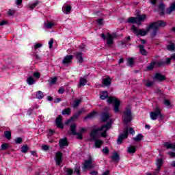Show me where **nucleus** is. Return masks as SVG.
Returning a JSON list of instances; mask_svg holds the SVG:
<instances>
[{"mask_svg": "<svg viewBox=\"0 0 175 175\" xmlns=\"http://www.w3.org/2000/svg\"><path fill=\"white\" fill-rule=\"evenodd\" d=\"M5 137L8 139V140H10L12 139V132L10 131H7L4 132Z\"/></svg>", "mask_w": 175, "mask_h": 175, "instance_id": "obj_35", "label": "nucleus"}, {"mask_svg": "<svg viewBox=\"0 0 175 175\" xmlns=\"http://www.w3.org/2000/svg\"><path fill=\"white\" fill-rule=\"evenodd\" d=\"M97 113L96 111H93L92 113H90V114H88L87 116L85 117V120H88V118L92 119L94 118V117H96Z\"/></svg>", "mask_w": 175, "mask_h": 175, "instance_id": "obj_31", "label": "nucleus"}, {"mask_svg": "<svg viewBox=\"0 0 175 175\" xmlns=\"http://www.w3.org/2000/svg\"><path fill=\"white\" fill-rule=\"evenodd\" d=\"M65 8V12L66 14H69L70 10H72V7L70 5H66Z\"/></svg>", "mask_w": 175, "mask_h": 175, "instance_id": "obj_42", "label": "nucleus"}, {"mask_svg": "<svg viewBox=\"0 0 175 175\" xmlns=\"http://www.w3.org/2000/svg\"><path fill=\"white\" fill-rule=\"evenodd\" d=\"M167 50L170 51H174L175 50V44L173 42H170V44L167 46Z\"/></svg>", "mask_w": 175, "mask_h": 175, "instance_id": "obj_29", "label": "nucleus"}, {"mask_svg": "<svg viewBox=\"0 0 175 175\" xmlns=\"http://www.w3.org/2000/svg\"><path fill=\"white\" fill-rule=\"evenodd\" d=\"M128 152L130 154H134V152H136V147L135 146H129L128 147Z\"/></svg>", "mask_w": 175, "mask_h": 175, "instance_id": "obj_36", "label": "nucleus"}, {"mask_svg": "<svg viewBox=\"0 0 175 175\" xmlns=\"http://www.w3.org/2000/svg\"><path fill=\"white\" fill-rule=\"evenodd\" d=\"M72 59H73V55H66V57H64L62 61V64H64V65H67V64H70Z\"/></svg>", "mask_w": 175, "mask_h": 175, "instance_id": "obj_12", "label": "nucleus"}, {"mask_svg": "<svg viewBox=\"0 0 175 175\" xmlns=\"http://www.w3.org/2000/svg\"><path fill=\"white\" fill-rule=\"evenodd\" d=\"M134 61H133V57H130L128 61H127V65L129 66H133Z\"/></svg>", "mask_w": 175, "mask_h": 175, "instance_id": "obj_41", "label": "nucleus"}, {"mask_svg": "<svg viewBox=\"0 0 175 175\" xmlns=\"http://www.w3.org/2000/svg\"><path fill=\"white\" fill-rule=\"evenodd\" d=\"M155 65L158 66V62H151L150 64V65L147 66V70H152V69H154V66H155Z\"/></svg>", "mask_w": 175, "mask_h": 175, "instance_id": "obj_32", "label": "nucleus"}, {"mask_svg": "<svg viewBox=\"0 0 175 175\" xmlns=\"http://www.w3.org/2000/svg\"><path fill=\"white\" fill-rule=\"evenodd\" d=\"M75 58L79 64H83L84 62V58L83 57V53L81 52L75 53Z\"/></svg>", "mask_w": 175, "mask_h": 175, "instance_id": "obj_13", "label": "nucleus"}, {"mask_svg": "<svg viewBox=\"0 0 175 175\" xmlns=\"http://www.w3.org/2000/svg\"><path fill=\"white\" fill-rule=\"evenodd\" d=\"M55 124L57 128L64 129V124H62V116L59 115L55 120Z\"/></svg>", "mask_w": 175, "mask_h": 175, "instance_id": "obj_11", "label": "nucleus"}, {"mask_svg": "<svg viewBox=\"0 0 175 175\" xmlns=\"http://www.w3.org/2000/svg\"><path fill=\"white\" fill-rule=\"evenodd\" d=\"M110 114L109 112H104L101 115V120L103 122H106L107 121V124L103 125L101 128H97L93 129L90 133V140H96L98 137H107V135H106L107 131L111 128V118H110Z\"/></svg>", "mask_w": 175, "mask_h": 175, "instance_id": "obj_1", "label": "nucleus"}, {"mask_svg": "<svg viewBox=\"0 0 175 175\" xmlns=\"http://www.w3.org/2000/svg\"><path fill=\"white\" fill-rule=\"evenodd\" d=\"M127 23H129L130 24H137V17H129L128 18Z\"/></svg>", "mask_w": 175, "mask_h": 175, "instance_id": "obj_25", "label": "nucleus"}, {"mask_svg": "<svg viewBox=\"0 0 175 175\" xmlns=\"http://www.w3.org/2000/svg\"><path fill=\"white\" fill-rule=\"evenodd\" d=\"M79 117H80V115L78 113L75 114L71 118L70 120H68L67 122H65L66 125H68V124H70L71 121H73L75 120H77V118H79Z\"/></svg>", "mask_w": 175, "mask_h": 175, "instance_id": "obj_26", "label": "nucleus"}, {"mask_svg": "<svg viewBox=\"0 0 175 175\" xmlns=\"http://www.w3.org/2000/svg\"><path fill=\"white\" fill-rule=\"evenodd\" d=\"M122 118L124 124H128L132 121V112L129 108L126 109L123 113Z\"/></svg>", "mask_w": 175, "mask_h": 175, "instance_id": "obj_5", "label": "nucleus"}, {"mask_svg": "<svg viewBox=\"0 0 175 175\" xmlns=\"http://www.w3.org/2000/svg\"><path fill=\"white\" fill-rule=\"evenodd\" d=\"M136 17H137V21L138 23V25H140L142 22L146 20V18H147V15L146 14H142V15L137 14Z\"/></svg>", "mask_w": 175, "mask_h": 175, "instance_id": "obj_14", "label": "nucleus"}, {"mask_svg": "<svg viewBox=\"0 0 175 175\" xmlns=\"http://www.w3.org/2000/svg\"><path fill=\"white\" fill-rule=\"evenodd\" d=\"M103 152L107 155V154H109V148H107V147L104 148L103 149Z\"/></svg>", "mask_w": 175, "mask_h": 175, "instance_id": "obj_52", "label": "nucleus"}, {"mask_svg": "<svg viewBox=\"0 0 175 175\" xmlns=\"http://www.w3.org/2000/svg\"><path fill=\"white\" fill-rule=\"evenodd\" d=\"M54 25H55V24H54L53 23L47 22V23L45 24V28H48L49 29H51L52 27H53Z\"/></svg>", "mask_w": 175, "mask_h": 175, "instance_id": "obj_39", "label": "nucleus"}, {"mask_svg": "<svg viewBox=\"0 0 175 175\" xmlns=\"http://www.w3.org/2000/svg\"><path fill=\"white\" fill-rule=\"evenodd\" d=\"M103 144V141L100 139H94V145L96 148H100Z\"/></svg>", "mask_w": 175, "mask_h": 175, "instance_id": "obj_22", "label": "nucleus"}, {"mask_svg": "<svg viewBox=\"0 0 175 175\" xmlns=\"http://www.w3.org/2000/svg\"><path fill=\"white\" fill-rule=\"evenodd\" d=\"M75 173H76L77 175H80V167L76 166L74 170Z\"/></svg>", "mask_w": 175, "mask_h": 175, "instance_id": "obj_49", "label": "nucleus"}, {"mask_svg": "<svg viewBox=\"0 0 175 175\" xmlns=\"http://www.w3.org/2000/svg\"><path fill=\"white\" fill-rule=\"evenodd\" d=\"M59 146L60 148H64V147H66L69 146V143L68 142V138L64 137V138L60 139L59 141Z\"/></svg>", "mask_w": 175, "mask_h": 175, "instance_id": "obj_9", "label": "nucleus"}, {"mask_svg": "<svg viewBox=\"0 0 175 175\" xmlns=\"http://www.w3.org/2000/svg\"><path fill=\"white\" fill-rule=\"evenodd\" d=\"M16 13V10H9L8 12V16H14V14Z\"/></svg>", "mask_w": 175, "mask_h": 175, "instance_id": "obj_47", "label": "nucleus"}, {"mask_svg": "<svg viewBox=\"0 0 175 175\" xmlns=\"http://www.w3.org/2000/svg\"><path fill=\"white\" fill-rule=\"evenodd\" d=\"M143 137H144L143 135L138 134L135 137H133L132 139L134 142H142V140H143Z\"/></svg>", "mask_w": 175, "mask_h": 175, "instance_id": "obj_27", "label": "nucleus"}, {"mask_svg": "<svg viewBox=\"0 0 175 175\" xmlns=\"http://www.w3.org/2000/svg\"><path fill=\"white\" fill-rule=\"evenodd\" d=\"M38 5H39V1H36L35 3L29 5V8L30 10H33L34 8H36Z\"/></svg>", "mask_w": 175, "mask_h": 175, "instance_id": "obj_40", "label": "nucleus"}, {"mask_svg": "<svg viewBox=\"0 0 175 175\" xmlns=\"http://www.w3.org/2000/svg\"><path fill=\"white\" fill-rule=\"evenodd\" d=\"M94 167H95V165L92 163V157H90L88 160L85 161L83 167V170H90V169H92Z\"/></svg>", "mask_w": 175, "mask_h": 175, "instance_id": "obj_6", "label": "nucleus"}, {"mask_svg": "<svg viewBox=\"0 0 175 175\" xmlns=\"http://www.w3.org/2000/svg\"><path fill=\"white\" fill-rule=\"evenodd\" d=\"M77 139H79L80 140H81V139H83V135H81V133H77Z\"/></svg>", "mask_w": 175, "mask_h": 175, "instance_id": "obj_60", "label": "nucleus"}, {"mask_svg": "<svg viewBox=\"0 0 175 175\" xmlns=\"http://www.w3.org/2000/svg\"><path fill=\"white\" fill-rule=\"evenodd\" d=\"M83 113H85V109L84 108H82L79 111H78V114L80 116L81 114H83Z\"/></svg>", "mask_w": 175, "mask_h": 175, "instance_id": "obj_58", "label": "nucleus"}, {"mask_svg": "<svg viewBox=\"0 0 175 175\" xmlns=\"http://www.w3.org/2000/svg\"><path fill=\"white\" fill-rule=\"evenodd\" d=\"M42 148L44 151H48V150H49L50 147L47 145H42Z\"/></svg>", "mask_w": 175, "mask_h": 175, "instance_id": "obj_53", "label": "nucleus"}, {"mask_svg": "<svg viewBox=\"0 0 175 175\" xmlns=\"http://www.w3.org/2000/svg\"><path fill=\"white\" fill-rule=\"evenodd\" d=\"M103 85H110L111 84V79L110 77L105 78L103 79Z\"/></svg>", "mask_w": 175, "mask_h": 175, "instance_id": "obj_21", "label": "nucleus"}, {"mask_svg": "<svg viewBox=\"0 0 175 175\" xmlns=\"http://www.w3.org/2000/svg\"><path fill=\"white\" fill-rule=\"evenodd\" d=\"M156 165L157 166V171L159 172L161 167H162V165H163V160L162 159H157Z\"/></svg>", "mask_w": 175, "mask_h": 175, "instance_id": "obj_23", "label": "nucleus"}, {"mask_svg": "<svg viewBox=\"0 0 175 175\" xmlns=\"http://www.w3.org/2000/svg\"><path fill=\"white\" fill-rule=\"evenodd\" d=\"M109 174H110V171L107 170L105 172H103L102 175H109Z\"/></svg>", "mask_w": 175, "mask_h": 175, "instance_id": "obj_64", "label": "nucleus"}, {"mask_svg": "<svg viewBox=\"0 0 175 175\" xmlns=\"http://www.w3.org/2000/svg\"><path fill=\"white\" fill-rule=\"evenodd\" d=\"M159 27H166V22L163 21H158L154 22L149 25V26L146 29H137V27H135L133 25L131 27V29L137 36H146L148 32L150 31V36L152 38H155L157 36V33L158 32V29Z\"/></svg>", "mask_w": 175, "mask_h": 175, "instance_id": "obj_2", "label": "nucleus"}, {"mask_svg": "<svg viewBox=\"0 0 175 175\" xmlns=\"http://www.w3.org/2000/svg\"><path fill=\"white\" fill-rule=\"evenodd\" d=\"M100 98L103 100H105L107 98H109V92L106 91L101 92L100 94Z\"/></svg>", "mask_w": 175, "mask_h": 175, "instance_id": "obj_24", "label": "nucleus"}, {"mask_svg": "<svg viewBox=\"0 0 175 175\" xmlns=\"http://www.w3.org/2000/svg\"><path fill=\"white\" fill-rule=\"evenodd\" d=\"M145 85H146V87H152V82L148 81V82H147V83L145 84Z\"/></svg>", "mask_w": 175, "mask_h": 175, "instance_id": "obj_62", "label": "nucleus"}, {"mask_svg": "<svg viewBox=\"0 0 175 175\" xmlns=\"http://www.w3.org/2000/svg\"><path fill=\"white\" fill-rule=\"evenodd\" d=\"M164 147L167 148V150H175V142L172 144L170 142L164 143Z\"/></svg>", "mask_w": 175, "mask_h": 175, "instance_id": "obj_15", "label": "nucleus"}, {"mask_svg": "<svg viewBox=\"0 0 175 175\" xmlns=\"http://www.w3.org/2000/svg\"><path fill=\"white\" fill-rule=\"evenodd\" d=\"M27 83L29 85H32L35 83V79L32 77H29L27 79Z\"/></svg>", "mask_w": 175, "mask_h": 175, "instance_id": "obj_34", "label": "nucleus"}, {"mask_svg": "<svg viewBox=\"0 0 175 175\" xmlns=\"http://www.w3.org/2000/svg\"><path fill=\"white\" fill-rule=\"evenodd\" d=\"M28 151V146L24 145L21 147V152L23 153L27 152Z\"/></svg>", "mask_w": 175, "mask_h": 175, "instance_id": "obj_46", "label": "nucleus"}, {"mask_svg": "<svg viewBox=\"0 0 175 175\" xmlns=\"http://www.w3.org/2000/svg\"><path fill=\"white\" fill-rule=\"evenodd\" d=\"M159 9H160V10H161V15L165 14V12H163V9H165V5H163V3H161L159 5Z\"/></svg>", "mask_w": 175, "mask_h": 175, "instance_id": "obj_44", "label": "nucleus"}, {"mask_svg": "<svg viewBox=\"0 0 175 175\" xmlns=\"http://www.w3.org/2000/svg\"><path fill=\"white\" fill-rule=\"evenodd\" d=\"M101 38H103V39L104 40H107V44H109V46H110L111 44H113V36H111V34H110V33H107L106 36H105L103 33H102L100 35Z\"/></svg>", "mask_w": 175, "mask_h": 175, "instance_id": "obj_7", "label": "nucleus"}, {"mask_svg": "<svg viewBox=\"0 0 175 175\" xmlns=\"http://www.w3.org/2000/svg\"><path fill=\"white\" fill-rule=\"evenodd\" d=\"M70 108H66L62 111V114H63V116L66 114L67 116H70Z\"/></svg>", "mask_w": 175, "mask_h": 175, "instance_id": "obj_38", "label": "nucleus"}, {"mask_svg": "<svg viewBox=\"0 0 175 175\" xmlns=\"http://www.w3.org/2000/svg\"><path fill=\"white\" fill-rule=\"evenodd\" d=\"M163 103L167 108L172 106V104H170V101L169 100H164Z\"/></svg>", "mask_w": 175, "mask_h": 175, "instance_id": "obj_45", "label": "nucleus"}, {"mask_svg": "<svg viewBox=\"0 0 175 175\" xmlns=\"http://www.w3.org/2000/svg\"><path fill=\"white\" fill-rule=\"evenodd\" d=\"M54 131L52 129L49 130V133H48V136H53Z\"/></svg>", "mask_w": 175, "mask_h": 175, "instance_id": "obj_63", "label": "nucleus"}, {"mask_svg": "<svg viewBox=\"0 0 175 175\" xmlns=\"http://www.w3.org/2000/svg\"><path fill=\"white\" fill-rule=\"evenodd\" d=\"M64 92H65V88H59V90H58V93L59 94H64Z\"/></svg>", "mask_w": 175, "mask_h": 175, "instance_id": "obj_57", "label": "nucleus"}, {"mask_svg": "<svg viewBox=\"0 0 175 175\" xmlns=\"http://www.w3.org/2000/svg\"><path fill=\"white\" fill-rule=\"evenodd\" d=\"M58 80V78L57 77H51L49 80H48V83L49 85H54L56 83L57 81Z\"/></svg>", "mask_w": 175, "mask_h": 175, "instance_id": "obj_19", "label": "nucleus"}, {"mask_svg": "<svg viewBox=\"0 0 175 175\" xmlns=\"http://www.w3.org/2000/svg\"><path fill=\"white\" fill-rule=\"evenodd\" d=\"M55 161L56 162V165H58V166L61 165V162H62V152H57L56 153Z\"/></svg>", "mask_w": 175, "mask_h": 175, "instance_id": "obj_10", "label": "nucleus"}, {"mask_svg": "<svg viewBox=\"0 0 175 175\" xmlns=\"http://www.w3.org/2000/svg\"><path fill=\"white\" fill-rule=\"evenodd\" d=\"M111 159H112V161L118 162V161H120V156L118 155V153H117V152L114 153L111 157Z\"/></svg>", "mask_w": 175, "mask_h": 175, "instance_id": "obj_33", "label": "nucleus"}, {"mask_svg": "<svg viewBox=\"0 0 175 175\" xmlns=\"http://www.w3.org/2000/svg\"><path fill=\"white\" fill-rule=\"evenodd\" d=\"M128 137V128L125 129L123 134H120L118 138L117 143L118 144H121L124 139Z\"/></svg>", "mask_w": 175, "mask_h": 175, "instance_id": "obj_8", "label": "nucleus"}, {"mask_svg": "<svg viewBox=\"0 0 175 175\" xmlns=\"http://www.w3.org/2000/svg\"><path fill=\"white\" fill-rule=\"evenodd\" d=\"M138 47L139 49V53L142 54V55H147L148 53L146 49H144V45L139 44Z\"/></svg>", "mask_w": 175, "mask_h": 175, "instance_id": "obj_20", "label": "nucleus"}, {"mask_svg": "<svg viewBox=\"0 0 175 175\" xmlns=\"http://www.w3.org/2000/svg\"><path fill=\"white\" fill-rule=\"evenodd\" d=\"M155 79L156 80H159V81H163V80H165V76L157 73L155 75Z\"/></svg>", "mask_w": 175, "mask_h": 175, "instance_id": "obj_30", "label": "nucleus"}, {"mask_svg": "<svg viewBox=\"0 0 175 175\" xmlns=\"http://www.w3.org/2000/svg\"><path fill=\"white\" fill-rule=\"evenodd\" d=\"M54 43V40L51 39L49 42V49H53V44Z\"/></svg>", "mask_w": 175, "mask_h": 175, "instance_id": "obj_56", "label": "nucleus"}, {"mask_svg": "<svg viewBox=\"0 0 175 175\" xmlns=\"http://www.w3.org/2000/svg\"><path fill=\"white\" fill-rule=\"evenodd\" d=\"M67 173H68V175L73 174V170H72V169L67 170Z\"/></svg>", "mask_w": 175, "mask_h": 175, "instance_id": "obj_61", "label": "nucleus"}, {"mask_svg": "<svg viewBox=\"0 0 175 175\" xmlns=\"http://www.w3.org/2000/svg\"><path fill=\"white\" fill-rule=\"evenodd\" d=\"M23 142V139H21V137H18L15 139V143H16V144H21Z\"/></svg>", "mask_w": 175, "mask_h": 175, "instance_id": "obj_51", "label": "nucleus"}, {"mask_svg": "<svg viewBox=\"0 0 175 175\" xmlns=\"http://www.w3.org/2000/svg\"><path fill=\"white\" fill-rule=\"evenodd\" d=\"M87 83H88V81H87L85 78L81 77L79 78V84L78 85V87H84Z\"/></svg>", "mask_w": 175, "mask_h": 175, "instance_id": "obj_18", "label": "nucleus"}, {"mask_svg": "<svg viewBox=\"0 0 175 175\" xmlns=\"http://www.w3.org/2000/svg\"><path fill=\"white\" fill-rule=\"evenodd\" d=\"M173 12H175V3H172L171 6L165 11L166 14H172Z\"/></svg>", "mask_w": 175, "mask_h": 175, "instance_id": "obj_17", "label": "nucleus"}, {"mask_svg": "<svg viewBox=\"0 0 175 175\" xmlns=\"http://www.w3.org/2000/svg\"><path fill=\"white\" fill-rule=\"evenodd\" d=\"M70 131L72 135H77V133L76 132V124L70 125Z\"/></svg>", "mask_w": 175, "mask_h": 175, "instance_id": "obj_28", "label": "nucleus"}, {"mask_svg": "<svg viewBox=\"0 0 175 175\" xmlns=\"http://www.w3.org/2000/svg\"><path fill=\"white\" fill-rule=\"evenodd\" d=\"M150 118L153 121H155L157 118L160 120H163V115L161 113V108L157 107L154 111H152L150 113Z\"/></svg>", "mask_w": 175, "mask_h": 175, "instance_id": "obj_4", "label": "nucleus"}, {"mask_svg": "<svg viewBox=\"0 0 175 175\" xmlns=\"http://www.w3.org/2000/svg\"><path fill=\"white\" fill-rule=\"evenodd\" d=\"M170 62H172V58H167L166 62H163V61L158 62L157 66H163V65H169Z\"/></svg>", "mask_w": 175, "mask_h": 175, "instance_id": "obj_16", "label": "nucleus"}, {"mask_svg": "<svg viewBox=\"0 0 175 175\" xmlns=\"http://www.w3.org/2000/svg\"><path fill=\"white\" fill-rule=\"evenodd\" d=\"M42 47V44L37 43L34 45V50H38V49H40Z\"/></svg>", "mask_w": 175, "mask_h": 175, "instance_id": "obj_54", "label": "nucleus"}, {"mask_svg": "<svg viewBox=\"0 0 175 175\" xmlns=\"http://www.w3.org/2000/svg\"><path fill=\"white\" fill-rule=\"evenodd\" d=\"M44 95L42 91H38L36 93L37 99H43Z\"/></svg>", "mask_w": 175, "mask_h": 175, "instance_id": "obj_37", "label": "nucleus"}, {"mask_svg": "<svg viewBox=\"0 0 175 175\" xmlns=\"http://www.w3.org/2000/svg\"><path fill=\"white\" fill-rule=\"evenodd\" d=\"M80 103H81V100H79V99L75 100L74 101L73 107L74 108L77 107V106H79V105H80Z\"/></svg>", "mask_w": 175, "mask_h": 175, "instance_id": "obj_43", "label": "nucleus"}, {"mask_svg": "<svg viewBox=\"0 0 175 175\" xmlns=\"http://www.w3.org/2000/svg\"><path fill=\"white\" fill-rule=\"evenodd\" d=\"M8 148H9V144H3L1 145V150H8Z\"/></svg>", "mask_w": 175, "mask_h": 175, "instance_id": "obj_48", "label": "nucleus"}, {"mask_svg": "<svg viewBox=\"0 0 175 175\" xmlns=\"http://www.w3.org/2000/svg\"><path fill=\"white\" fill-rule=\"evenodd\" d=\"M129 132L130 135H135V130L132 127H130L129 129H128V133Z\"/></svg>", "mask_w": 175, "mask_h": 175, "instance_id": "obj_50", "label": "nucleus"}, {"mask_svg": "<svg viewBox=\"0 0 175 175\" xmlns=\"http://www.w3.org/2000/svg\"><path fill=\"white\" fill-rule=\"evenodd\" d=\"M107 102L108 103H113V111L115 113H118V111H120V100H118V99H117L115 97H111L109 96L108 97Z\"/></svg>", "mask_w": 175, "mask_h": 175, "instance_id": "obj_3", "label": "nucleus"}, {"mask_svg": "<svg viewBox=\"0 0 175 175\" xmlns=\"http://www.w3.org/2000/svg\"><path fill=\"white\" fill-rule=\"evenodd\" d=\"M168 154L170 155V158H174L175 157V152H168Z\"/></svg>", "mask_w": 175, "mask_h": 175, "instance_id": "obj_59", "label": "nucleus"}, {"mask_svg": "<svg viewBox=\"0 0 175 175\" xmlns=\"http://www.w3.org/2000/svg\"><path fill=\"white\" fill-rule=\"evenodd\" d=\"M33 76L36 77V79H40V73L39 72H34Z\"/></svg>", "mask_w": 175, "mask_h": 175, "instance_id": "obj_55", "label": "nucleus"}]
</instances>
